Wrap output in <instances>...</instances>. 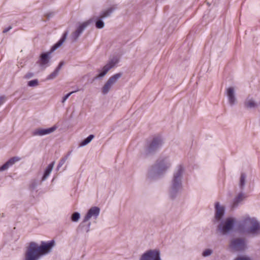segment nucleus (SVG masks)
Here are the masks:
<instances>
[{
	"label": "nucleus",
	"mask_w": 260,
	"mask_h": 260,
	"mask_svg": "<svg viewBox=\"0 0 260 260\" xmlns=\"http://www.w3.org/2000/svg\"><path fill=\"white\" fill-rule=\"evenodd\" d=\"M247 232L249 236H257L260 235V229H248Z\"/></svg>",
	"instance_id": "aec40b11"
},
{
	"label": "nucleus",
	"mask_w": 260,
	"mask_h": 260,
	"mask_svg": "<svg viewBox=\"0 0 260 260\" xmlns=\"http://www.w3.org/2000/svg\"><path fill=\"white\" fill-rule=\"evenodd\" d=\"M237 228H260V224L255 217L246 215L238 222Z\"/></svg>",
	"instance_id": "423d86ee"
},
{
	"label": "nucleus",
	"mask_w": 260,
	"mask_h": 260,
	"mask_svg": "<svg viewBox=\"0 0 260 260\" xmlns=\"http://www.w3.org/2000/svg\"><path fill=\"white\" fill-rule=\"evenodd\" d=\"M58 73L59 72L55 69V70L52 73L48 76L47 79L52 80L55 78L58 75Z\"/></svg>",
	"instance_id": "c756f323"
},
{
	"label": "nucleus",
	"mask_w": 260,
	"mask_h": 260,
	"mask_svg": "<svg viewBox=\"0 0 260 260\" xmlns=\"http://www.w3.org/2000/svg\"><path fill=\"white\" fill-rule=\"evenodd\" d=\"M55 15L54 12H49L46 13L44 16L46 18L47 20H49L51 18L53 17Z\"/></svg>",
	"instance_id": "473e14b6"
},
{
	"label": "nucleus",
	"mask_w": 260,
	"mask_h": 260,
	"mask_svg": "<svg viewBox=\"0 0 260 260\" xmlns=\"http://www.w3.org/2000/svg\"><path fill=\"white\" fill-rule=\"evenodd\" d=\"M246 175L245 173H241L240 178L239 186L243 190L245 185Z\"/></svg>",
	"instance_id": "412c9836"
},
{
	"label": "nucleus",
	"mask_w": 260,
	"mask_h": 260,
	"mask_svg": "<svg viewBox=\"0 0 260 260\" xmlns=\"http://www.w3.org/2000/svg\"><path fill=\"white\" fill-rule=\"evenodd\" d=\"M244 106L247 108H254L256 107L257 105L253 100H250L248 101L245 102L244 103Z\"/></svg>",
	"instance_id": "393cba45"
},
{
	"label": "nucleus",
	"mask_w": 260,
	"mask_h": 260,
	"mask_svg": "<svg viewBox=\"0 0 260 260\" xmlns=\"http://www.w3.org/2000/svg\"><path fill=\"white\" fill-rule=\"evenodd\" d=\"M90 24L89 22L85 21L80 24L77 29L72 34V38L74 41H76L82 34L85 28Z\"/></svg>",
	"instance_id": "f8f14e48"
},
{
	"label": "nucleus",
	"mask_w": 260,
	"mask_h": 260,
	"mask_svg": "<svg viewBox=\"0 0 260 260\" xmlns=\"http://www.w3.org/2000/svg\"><path fill=\"white\" fill-rule=\"evenodd\" d=\"M38 184H37V183L36 182V181H34L33 182L31 183V184H30V188L32 189H35L37 186Z\"/></svg>",
	"instance_id": "58836bf2"
},
{
	"label": "nucleus",
	"mask_w": 260,
	"mask_h": 260,
	"mask_svg": "<svg viewBox=\"0 0 260 260\" xmlns=\"http://www.w3.org/2000/svg\"><path fill=\"white\" fill-rule=\"evenodd\" d=\"M234 260H252L250 257L244 255L237 257Z\"/></svg>",
	"instance_id": "2f4dec72"
},
{
	"label": "nucleus",
	"mask_w": 260,
	"mask_h": 260,
	"mask_svg": "<svg viewBox=\"0 0 260 260\" xmlns=\"http://www.w3.org/2000/svg\"><path fill=\"white\" fill-rule=\"evenodd\" d=\"M68 35V31H65L60 39L52 46L49 51L42 52L40 54L37 63H39L41 67L45 68L49 66V63L51 58V54L63 44L67 39Z\"/></svg>",
	"instance_id": "20e7f679"
},
{
	"label": "nucleus",
	"mask_w": 260,
	"mask_h": 260,
	"mask_svg": "<svg viewBox=\"0 0 260 260\" xmlns=\"http://www.w3.org/2000/svg\"><path fill=\"white\" fill-rule=\"evenodd\" d=\"M10 167L7 162H6L2 166L0 167V171H4L8 169Z\"/></svg>",
	"instance_id": "c9c22d12"
},
{
	"label": "nucleus",
	"mask_w": 260,
	"mask_h": 260,
	"mask_svg": "<svg viewBox=\"0 0 260 260\" xmlns=\"http://www.w3.org/2000/svg\"><path fill=\"white\" fill-rule=\"evenodd\" d=\"M212 253V250L210 249H205L203 252V256L204 257L208 256Z\"/></svg>",
	"instance_id": "f704fd0d"
},
{
	"label": "nucleus",
	"mask_w": 260,
	"mask_h": 260,
	"mask_svg": "<svg viewBox=\"0 0 260 260\" xmlns=\"http://www.w3.org/2000/svg\"><path fill=\"white\" fill-rule=\"evenodd\" d=\"M71 152H69V153L65 156L64 157L62 158L60 160L57 165V169L58 170L64 164L67 159H68L69 156L70 155Z\"/></svg>",
	"instance_id": "c85d7f7f"
},
{
	"label": "nucleus",
	"mask_w": 260,
	"mask_h": 260,
	"mask_svg": "<svg viewBox=\"0 0 260 260\" xmlns=\"http://www.w3.org/2000/svg\"><path fill=\"white\" fill-rule=\"evenodd\" d=\"M103 19L104 18H102L101 15L99 16H93L86 21L89 22L90 24L93 22H95V26L96 28L98 29H102L105 26V23L103 21Z\"/></svg>",
	"instance_id": "2eb2a0df"
},
{
	"label": "nucleus",
	"mask_w": 260,
	"mask_h": 260,
	"mask_svg": "<svg viewBox=\"0 0 260 260\" xmlns=\"http://www.w3.org/2000/svg\"><path fill=\"white\" fill-rule=\"evenodd\" d=\"M122 76V73H117L111 77L108 80L112 85L115 83L118 79H119Z\"/></svg>",
	"instance_id": "4be33fe9"
},
{
	"label": "nucleus",
	"mask_w": 260,
	"mask_h": 260,
	"mask_svg": "<svg viewBox=\"0 0 260 260\" xmlns=\"http://www.w3.org/2000/svg\"><path fill=\"white\" fill-rule=\"evenodd\" d=\"M20 160V158L18 156L12 157L10 158L7 162L9 164V166L11 167L14 165L16 162Z\"/></svg>",
	"instance_id": "cd10ccee"
},
{
	"label": "nucleus",
	"mask_w": 260,
	"mask_h": 260,
	"mask_svg": "<svg viewBox=\"0 0 260 260\" xmlns=\"http://www.w3.org/2000/svg\"><path fill=\"white\" fill-rule=\"evenodd\" d=\"M244 198V194L242 192L239 193L238 195L234 198L232 205V208L233 209L237 208L239 204L242 202Z\"/></svg>",
	"instance_id": "f3484780"
},
{
	"label": "nucleus",
	"mask_w": 260,
	"mask_h": 260,
	"mask_svg": "<svg viewBox=\"0 0 260 260\" xmlns=\"http://www.w3.org/2000/svg\"><path fill=\"white\" fill-rule=\"evenodd\" d=\"M56 128L57 127L55 125L48 128H37L32 132V135L42 136L48 135L53 132Z\"/></svg>",
	"instance_id": "4468645a"
},
{
	"label": "nucleus",
	"mask_w": 260,
	"mask_h": 260,
	"mask_svg": "<svg viewBox=\"0 0 260 260\" xmlns=\"http://www.w3.org/2000/svg\"><path fill=\"white\" fill-rule=\"evenodd\" d=\"M140 260H161L160 251L157 249L148 250L142 254Z\"/></svg>",
	"instance_id": "9d476101"
},
{
	"label": "nucleus",
	"mask_w": 260,
	"mask_h": 260,
	"mask_svg": "<svg viewBox=\"0 0 260 260\" xmlns=\"http://www.w3.org/2000/svg\"><path fill=\"white\" fill-rule=\"evenodd\" d=\"M5 101V97L4 96H0V106L2 105Z\"/></svg>",
	"instance_id": "a19ab883"
},
{
	"label": "nucleus",
	"mask_w": 260,
	"mask_h": 260,
	"mask_svg": "<svg viewBox=\"0 0 260 260\" xmlns=\"http://www.w3.org/2000/svg\"><path fill=\"white\" fill-rule=\"evenodd\" d=\"M184 168L182 165H178L174 172L169 187V196L170 199L174 200L181 192L183 174Z\"/></svg>",
	"instance_id": "7ed1b4c3"
},
{
	"label": "nucleus",
	"mask_w": 260,
	"mask_h": 260,
	"mask_svg": "<svg viewBox=\"0 0 260 260\" xmlns=\"http://www.w3.org/2000/svg\"><path fill=\"white\" fill-rule=\"evenodd\" d=\"M118 58L116 56L113 57L112 58L110 59L108 62L104 66L102 70H98L99 74L93 78V81L98 78H101L104 77L108 73V72L110 69L113 68L115 66V64L118 62Z\"/></svg>",
	"instance_id": "6e6552de"
},
{
	"label": "nucleus",
	"mask_w": 260,
	"mask_h": 260,
	"mask_svg": "<svg viewBox=\"0 0 260 260\" xmlns=\"http://www.w3.org/2000/svg\"><path fill=\"white\" fill-rule=\"evenodd\" d=\"M229 247L234 251H239L245 250L246 245L244 239L237 238L231 240Z\"/></svg>",
	"instance_id": "1a4fd4ad"
},
{
	"label": "nucleus",
	"mask_w": 260,
	"mask_h": 260,
	"mask_svg": "<svg viewBox=\"0 0 260 260\" xmlns=\"http://www.w3.org/2000/svg\"><path fill=\"white\" fill-rule=\"evenodd\" d=\"M55 245L54 241L42 242L41 244L30 242L26 247L23 260H39L43 256L50 253Z\"/></svg>",
	"instance_id": "f257e3e1"
},
{
	"label": "nucleus",
	"mask_w": 260,
	"mask_h": 260,
	"mask_svg": "<svg viewBox=\"0 0 260 260\" xmlns=\"http://www.w3.org/2000/svg\"><path fill=\"white\" fill-rule=\"evenodd\" d=\"M34 76V74L31 72L27 73L24 76V78L26 79L31 78Z\"/></svg>",
	"instance_id": "e433bc0d"
},
{
	"label": "nucleus",
	"mask_w": 260,
	"mask_h": 260,
	"mask_svg": "<svg viewBox=\"0 0 260 260\" xmlns=\"http://www.w3.org/2000/svg\"><path fill=\"white\" fill-rule=\"evenodd\" d=\"M64 62L63 61H61L59 62V64L58 65V66L55 69V70L59 72L60 70V69L64 65Z\"/></svg>",
	"instance_id": "4c0bfd02"
},
{
	"label": "nucleus",
	"mask_w": 260,
	"mask_h": 260,
	"mask_svg": "<svg viewBox=\"0 0 260 260\" xmlns=\"http://www.w3.org/2000/svg\"><path fill=\"white\" fill-rule=\"evenodd\" d=\"M54 162H52L51 164H50L46 168L43 176L42 178V181H43L45 180L47 177L50 175V173L51 172L53 166H54Z\"/></svg>",
	"instance_id": "a211bd4d"
},
{
	"label": "nucleus",
	"mask_w": 260,
	"mask_h": 260,
	"mask_svg": "<svg viewBox=\"0 0 260 260\" xmlns=\"http://www.w3.org/2000/svg\"><path fill=\"white\" fill-rule=\"evenodd\" d=\"M80 218V214L78 212H74L71 217V219L73 222H77Z\"/></svg>",
	"instance_id": "bb28decb"
},
{
	"label": "nucleus",
	"mask_w": 260,
	"mask_h": 260,
	"mask_svg": "<svg viewBox=\"0 0 260 260\" xmlns=\"http://www.w3.org/2000/svg\"><path fill=\"white\" fill-rule=\"evenodd\" d=\"M226 95L228 96L230 104L231 106L234 105L235 104L236 101L234 87H230L227 88Z\"/></svg>",
	"instance_id": "dca6fc26"
},
{
	"label": "nucleus",
	"mask_w": 260,
	"mask_h": 260,
	"mask_svg": "<svg viewBox=\"0 0 260 260\" xmlns=\"http://www.w3.org/2000/svg\"><path fill=\"white\" fill-rule=\"evenodd\" d=\"M224 207L220 206L219 202H216L215 203V216L213 222L215 223L220 221L224 215Z\"/></svg>",
	"instance_id": "9b49d317"
},
{
	"label": "nucleus",
	"mask_w": 260,
	"mask_h": 260,
	"mask_svg": "<svg viewBox=\"0 0 260 260\" xmlns=\"http://www.w3.org/2000/svg\"><path fill=\"white\" fill-rule=\"evenodd\" d=\"M112 84L108 80L102 88V92L104 94L108 93Z\"/></svg>",
	"instance_id": "b1692460"
},
{
	"label": "nucleus",
	"mask_w": 260,
	"mask_h": 260,
	"mask_svg": "<svg viewBox=\"0 0 260 260\" xmlns=\"http://www.w3.org/2000/svg\"><path fill=\"white\" fill-rule=\"evenodd\" d=\"M163 144V139L160 136L153 137L152 139L147 142L145 148V155L148 156L155 154L161 149Z\"/></svg>",
	"instance_id": "39448f33"
},
{
	"label": "nucleus",
	"mask_w": 260,
	"mask_h": 260,
	"mask_svg": "<svg viewBox=\"0 0 260 260\" xmlns=\"http://www.w3.org/2000/svg\"><path fill=\"white\" fill-rule=\"evenodd\" d=\"M113 11L114 9L113 8H109L107 10L102 12L100 15L102 16V18L104 19L110 16Z\"/></svg>",
	"instance_id": "5701e85b"
},
{
	"label": "nucleus",
	"mask_w": 260,
	"mask_h": 260,
	"mask_svg": "<svg viewBox=\"0 0 260 260\" xmlns=\"http://www.w3.org/2000/svg\"><path fill=\"white\" fill-rule=\"evenodd\" d=\"M100 213V208L97 206H93L91 207L87 211L85 216H84L81 224L82 226H87L89 228L90 225V222L89 221V219L93 217L96 219L99 215Z\"/></svg>",
	"instance_id": "0eeeda50"
},
{
	"label": "nucleus",
	"mask_w": 260,
	"mask_h": 260,
	"mask_svg": "<svg viewBox=\"0 0 260 260\" xmlns=\"http://www.w3.org/2000/svg\"><path fill=\"white\" fill-rule=\"evenodd\" d=\"M12 28V26H9V27L5 28L3 31V33H6L8 31H9Z\"/></svg>",
	"instance_id": "ea45409f"
},
{
	"label": "nucleus",
	"mask_w": 260,
	"mask_h": 260,
	"mask_svg": "<svg viewBox=\"0 0 260 260\" xmlns=\"http://www.w3.org/2000/svg\"><path fill=\"white\" fill-rule=\"evenodd\" d=\"M237 221L234 218L228 217L224 220H221L217 228H235Z\"/></svg>",
	"instance_id": "ddd939ff"
},
{
	"label": "nucleus",
	"mask_w": 260,
	"mask_h": 260,
	"mask_svg": "<svg viewBox=\"0 0 260 260\" xmlns=\"http://www.w3.org/2000/svg\"><path fill=\"white\" fill-rule=\"evenodd\" d=\"M39 84L37 79H34L28 82L27 85L29 87H35Z\"/></svg>",
	"instance_id": "7c9ffc66"
},
{
	"label": "nucleus",
	"mask_w": 260,
	"mask_h": 260,
	"mask_svg": "<svg viewBox=\"0 0 260 260\" xmlns=\"http://www.w3.org/2000/svg\"><path fill=\"white\" fill-rule=\"evenodd\" d=\"M234 229H218L217 234L219 235H226L229 234Z\"/></svg>",
	"instance_id": "a878e982"
},
{
	"label": "nucleus",
	"mask_w": 260,
	"mask_h": 260,
	"mask_svg": "<svg viewBox=\"0 0 260 260\" xmlns=\"http://www.w3.org/2000/svg\"><path fill=\"white\" fill-rule=\"evenodd\" d=\"M94 138V135L91 134L89 135L86 139L82 141L79 144L80 147H83L89 143Z\"/></svg>",
	"instance_id": "6ab92c4d"
},
{
	"label": "nucleus",
	"mask_w": 260,
	"mask_h": 260,
	"mask_svg": "<svg viewBox=\"0 0 260 260\" xmlns=\"http://www.w3.org/2000/svg\"><path fill=\"white\" fill-rule=\"evenodd\" d=\"M171 166V163L168 157H159L149 169L148 177L152 180L159 179L164 176Z\"/></svg>",
	"instance_id": "f03ea898"
},
{
	"label": "nucleus",
	"mask_w": 260,
	"mask_h": 260,
	"mask_svg": "<svg viewBox=\"0 0 260 260\" xmlns=\"http://www.w3.org/2000/svg\"><path fill=\"white\" fill-rule=\"evenodd\" d=\"M79 90L77 89L75 91H71L67 94H66L63 98H62V103H64L69 98V96L73 93L74 92H76V91H78Z\"/></svg>",
	"instance_id": "72a5a7b5"
}]
</instances>
